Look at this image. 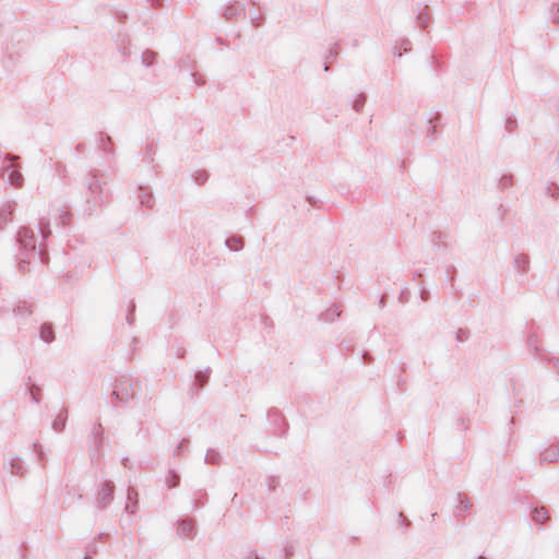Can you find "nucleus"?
I'll use <instances>...</instances> for the list:
<instances>
[{
	"mask_svg": "<svg viewBox=\"0 0 559 559\" xmlns=\"http://www.w3.org/2000/svg\"><path fill=\"white\" fill-rule=\"evenodd\" d=\"M166 483L169 488L176 487L179 483V477L176 474H171L167 477Z\"/></svg>",
	"mask_w": 559,
	"mask_h": 559,
	"instance_id": "obj_18",
	"label": "nucleus"
},
{
	"mask_svg": "<svg viewBox=\"0 0 559 559\" xmlns=\"http://www.w3.org/2000/svg\"><path fill=\"white\" fill-rule=\"evenodd\" d=\"M186 445H187V440H182V441L177 445V448H176V450H175V454H176V455H179V454H180V452L185 450Z\"/></svg>",
	"mask_w": 559,
	"mask_h": 559,
	"instance_id": "obj_20",
	"label": "nucleus"
},
{
	"mask_svg": "<svg viewBox=\"0 0 559 559\" xmlns=\"http://www.w3.org/2000/svg\"><path fill=\"white\" fill-rule=\"evenodd\" d=\"M352 107L355 111L359 112L362 110L365 103H366V96L362 94H358L354 96V98L350 100Z\"/></svg>",
	"mask_w": 559,
	"mask_h": 559,
	"instance_id": "obj_9",
	"label": "nucleus"
},
{
	"mask_svg": "<svg viewBox=\"0 0 559 559\" xmlns=\"http://www.w3.org/2000/svg\"><path fill=\"white\" fill-rule=\"evenodd\" d=\"M17 241L25 250H36V238L34 231L27 227H22L17 233Z\"/></svg>",
	"mask_w": 559,
	"mask_h": 559,
	"instance_id": "obj_2",
	"label": "nucleus"
},
{
	"mask_svg": "<svg viewBox=\"0 0 559 559\" xmlns=\"http://www.w3.org/2000/svg\"><path fill=\"white\" fill-rule=\"evenodd\" d=\"M128 321H129L130 324L132 323V316L131 314L128 316Z\"/></svg>",
	"mask_w": 559,
	"mask_h": 559,
	"instance_id": "obj_25",
	"label": "nucleus"
},
{
	"mask_svg": "<svg viewBox=\"0 0 559 559\" xmlns=\"http://www.w3.org/2000/svg\"><path fill=\"white\" fill-rule=\"evenodd\" d=\"M114 498V485L110 481H106L102 485L97 501L102 507L108 506Z\"/></svg>",
	"mask_w": 559,
	"mask_h": 559,
	"instance_id": "obj_3",
	"label": "nucleus"
},
{
	"mask_svg": "<svg viewBox=\"0 0 559 559\" xmlns=\"http://www.w3.org/2000/svg\"><path fill=\"white\" fill-rule=\"evenodd\" d=\"M209 374H210V369H206L205 371H199V372L195 374V381H197L201 386H203V385L207 382Z\"/></svg>",
	"mask_w": 559,
	"mask_h": 559,
	"instance_id": "obj_13",
	"label": "nucleus"
},
{
	"mask_svg": "<svg viewBox=\"0 0 559 559\" xmlns=\"http://www.w3.org/2000/svg\"><path fill=\"white\" fill-rule=\"evenodd\" d=\"M2 217L4 218V221H8V217H7V216H3V214L1 213V214H0V219H1Z\"/></svg>",
	"mask_w": 559,
	"mask_h": 559,
	"instance_id": "obj_26",
	"label": "nucleus"
},
{
	"mask_svg": "<svg viewBox=\"0 0 559 559\" xmlns=\"http://www.w3.org/2000/svg\"><path fill=\"white\" fill-rule=\"evenodd\" d=\"M39 228H40V233H41L43 239H46L47 236L50 234L49 222L44 219V218H41L39 221Z\"/></svg>",
	"mask_w": 559,
	"mask_h": 559,
	"instance_id": "obj_14",
	"label": "nucleus"
},
{
	"mask_svg": "<svg viewBox=\"0 0 559 559\" xmlns=\"http://www.w3.org/2000/svg\"><path fill=\"white\" fill-rule=\"evenodd\" d=\"M227 248L231 251H239L243 248V240L240 237H229L225 241Z\"/></svg>",
	"mask_w": 559,
	"mask_h": 559,
	"instance_id": "obj_7",
	"label": "nucleus"
},
{
	"mask_svg": "<svg viewBox=\"0 0 559 559\" xmlns=\"http://www.w3.org/2000/svg\"><path fill=\"white\" fill-rule=\"evenodd\" d=\"M558 457V451L556 449L546 450L542 453V460L552 462Z\"/></svg>",
	"mask_w": 559,
	"mask_h": 559,
	"instance_id": "obj_12",
	"label": "nucleus"
},
{
	"mask_svg": "<svg viewBox=\"0 0 559 559\" xmlns=\"http://www.w3.org/2000/svg\"><path fill=\"white\" fill-rule=\"evenodd\" d=\"M194 533V524L191 520H182L178 524V534L183 538H191Z\"/></svg>",
	"mask_w": 559,
	"mask_h": 559,
	"instance_id": "obj_5",
	"label": "nucleus"
},
{
	"mask_svg": "<svg viewBox=\"0 0 559 559\" xmlns=\"http://www.w3.org/2000/svg\"><path fill=\"white\" fill-rule=\"evenodd\" d=\"M514 263L520 271L525 272L530 263L528 257L525 254H520L515 258Z\"/></svg>",
	"mask_w": 559,
	"mask_h": 559,
	"instance_id": "obj_11",
	"label": "nucleus"
},
{
	"mask_svg": "<svg viewBox=\"0 0 559 559\" xmlns=\"http://www.w3.org/2000/svg\"><path fill=\"white\" fill-rule=\"evenodd\" d=\"M133 395L134 390L132 383L127 379L118 381L115 384L111 393V396L121 403L129 402L133 397Z\"/></svg>",
	"mask_w": 559,
	"mask_h": 559,
	"instance_id": "obj_1",
	"label": "nucleus"
},
{
	"mask_svg": "<svg viewBox=\"0 0 559 559\" xmlns=\"http://www.w3.org/2000/svg\"><path fill=\"white\" fill-rule=\"evenodd\" d=\"M24 264H25V261L23 259H21V261L19 263L21 270H24Z\"/></svg>",
	"mask_w": 559,
	"mask_h": 559,
	"instance_id": "obj_24",
	"label": "nucleus"
},
{
	"mask_svg": "<svg viewBox=\"0 0 559 559\" xmlns=\"http://www.w3.org/2000/svg\"><path fill=\"white\" fill-rule=\"evenodd\" d=\"M193 178L198 185H203L207 180V174L205 171H197Z\"/></svg>",
	"mask_w": 559,
	"mask_h": 559,
	"instance_id": "obj_16",
	"label": "nucleus"
},
{
	"mask_svg": "<svg viewBox=\"0 0 559 559\" xmlns=\"http://www.w3.org/2000/svg\"><path fill=\"white\" fill-rule=\"evenodd\" d=\"M11 472L13 474H22V466L19 462H14L11 464Z\"/></svg>",
	"mask_w": 559,
	"mask_h": 559,
	"instance_id": "obj_19",
	"label": "nucleus"
},
{
	"mask_svg": "<svg viewBox=\"0 0 559 559\" xmlns=\"http://www.w3.org/2000/svg\"><path fill=\"white\" fill-rule=\"evenodd\" d=\"M67 418L68 412L67 409H62L52 421V429L56 430L57 432L62 431L66 426Z\"/></svg>",
	"mask_w": 559,
	"mask_h": 559,
	"instance_id": "obj_6",
	"label": "nucleus"
},
{
	"mask_svg": "<svg viewBox=\"0 0 559 559\" xmlns=\"http://www.w3.org/2000/svg\"><path fill=\"white\" fill-rule=\"evenodd\" d=\"M2 177L8 179V181L14 187H21L23 182V176L20 171L12 167H8L3 170Z\"/></svg>",
	"mask_w": 559,
	"mask_h": 559,
	"instance_id": "obj_4",
	"label": "nucleus"
},
{
	"mask_svg": "<svg viewBox=\"0 0 559 559\" xmlns=\"http://www.w3.org/2000/svg\"><path fill=\"white\" fill-rule=\"evenodd\" d=\"M547 519H548V512L544 507L534 509L533 520L535 522L544 523Z\"/></svg>",
	"mask_w": 559,
	"mask_h": 559,
	"instance_id": "obj_10",
	"label": "nucleus"
},
{
	"mask_svg": "<svg viewBox=\"0 0 559 559\" xmlns=\"http://www.w3.org/2000/svg\"><path fill=\"white\" fill-rule=\"evenodd\" d=\"M554 7L556 8V11L552 13L554 20L559 23V4H554Z\"/></svg>",
	"mask_w": 559,
	"mask_h": 559,
	"instance_id": "obj_21",
	"label": "nucleus"
},
{
	"mask_svg": "<svg viewBox=\"0 0 559 559\" xmlns=\"http://www.w3.org/2000/svg\"><path fill=\"white\" fill-rule=\"evenodd\" d=\"M205 461L211 464H216L218 463V454L213 450H209L205 456Z\"/></svg>",
	"mask_w": 559,
	"mask_h": 559,
	"instance_id": "obj_17",
	"label": "nucleus"
},
{
	"mask_svg": "<svg viewBox=\"0 0 559 559\" xmlns=\"http://www.w3.org/2000/svg\"><path fill=\"white\" fill-rule=\"evenodd\" d=\"M478 559H485L484 557H479Z\"/></svg>",
	"mask_w": 559,
	"mask_h": 559,
	"instance_id": "obj_28",
	"label": "nucleus"
},
{
	"mask_svg": "<svg viewBox=\"0 0 559 559\" xmlns=\"http://www.w3.org/2000/svg\"><path fill=\"white\" fill-rule=\"evenodd\" d=\"M509 185H511V178L504 177V178L501 179V186L503 188L508 187Z\"/></svg>",
	"mask_w": 559,
	"mask_h": 559,
	"instance_id": "obj_22",
	"label": "nucleus"
},
{
	"mask_svg": "<svg viewBox=\"0 0 559 559\" xmlns=\"http://www.w3.org/2000/svg\"><path fill=\"white\" fill-rule=\"evenodd\" d=\"M14 311H15V312H17V313H21V312H20V311H21V308H20V307H16V309H14Z\"/></svg>",
	"mask_w": 559,
	"mask_h": 559,
	"instance_id": "obj_27",
	"label": "nucleus"
},
{
	"mask_svg": "<svg viewBox=\"0 0 559 559\" xmlns=\"http://www.w3.org/2000/svg\"><path fill=\"white\" fill-rule=\"evenodd\" d=\"M457 500H459V504L456 507L457 509H460V510H467L468 509L469 501H468L466 496L459 495Z\"/></svg>",
	"mask_w": 559,
	"mask_h": 559,
	"instance_id": "obj_15",
	"label": "nucleus"
},
{
	"mask_svg": "<svg viewBox=\"0 0 559 559\" xmlns=\"http://www.w3.org/2000/svg\"><path fill=\"white\" fill-rule=\"evenodd\" d=\"M40 338L47 343L53 341L55 335L52 328L49 324H43L39 331Z\"/></svg>",
	"mask_w": 559,
	"mask_h": 559,
	"instance_id": "obj_8",
	"label": "nucleus"
},
{
	"mask_svg": "<svg viewBox=\"0 0 559 559\" xmlns=\"http://www.w3.org/2000/svg\"><path fill=\"white\" fill-rule=\"evenodd\" d=\"M134 495H136V492L132 488H129L128 489V498L131 499L132 497H134Z\"/></svg>",
	"mask_w": 559,
	"mask_h": 559,
	"instance_id": "obj_23",
	"label": "nucleus"
}]
</instances>
